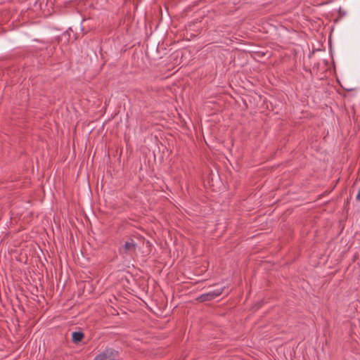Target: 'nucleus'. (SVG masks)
I'll return each mask as SVG.
<instances>
[{"label":"nucleus","mask_w":360,"mask_h":360,"mask_svg":"<svg viewBox=\"0 0 360 360\" xmlns=\"http://www.w3.org/2000/svg\"><path fill=\"white\" fill-rule=\"evenodd\" d=\"M83 333L81 332H74L72 335V339L74 342H78L82 340Z\"/></svg>","instance_id":"obj_4"},{"label":"nucleus","mask_w":360,"mask_h":360,"mask_svg":"<svg viewBox=\"0 0 360 360\" xmlns=\"http://www.w3.org/2000/svg\"><path fill=\"white\" fill-rule=\"evenodd\" d=\"M136 243L133 239H129L124 243L120 251L123 252L124 253H134L136 252Z\"/></svg>","instance_id":"obj_2"},{"label":"nucleus","mask_w":360,"mask_h":360,"mask_svg":"<svg viewBox=\"0 0 360 360\" xmlns=\"http://www.w3.org/2000/svg\"><path fill=\"white\" fill-rule=\"evenodd\" d=\"M117 356V352L112 349H106L105 351L98 354L94 360H116Z\"/></svg>","instance_id":"obj_1"},{"label":"nucleus","mask_w":360,"mask_h":360,"mask_svg":"<svg viewBox=\"0 0 360 360\" xmlns=\"http://www.w3.org/2000/svg\"><path fill=\"white\" fill-rule=\"evenodd\" d=\"M222 292H223V288H218V289L210 291L207 293L202 295L200 297V299L202 301L210 300L214 299V298L219 297V295H221Z\"/></svg>","instance_id":"obj_3"}]
</instances>
